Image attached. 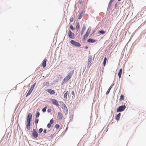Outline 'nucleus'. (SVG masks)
Instances as JSON below:
<instances>
[{
    "label": "nucleus",
    "mask_w": 146,
    "mask_h": 146,
    "mask_svg": "<svg viewBox=\"0 0 146 146\" xmlns=\"http://www.w3.org/2000/svg\"><path fill=\"white\" fill-rule=\"evenodd\" d=\"M32 115L31 113H29L27 117L26 127L28 130L30 129V122L31 121Z\"/></svg>",
    "instance_id": "nucleus-1"
},
{
    "label": "nucleus",
    "mask_w": 146,
    "mask_h": 146,
    "mask_svg": "<svg viewBox=\"0 0 146 146\" xmlns=\"http://www.w3.org/2000/svg\"><path fill=\"white\" fill-rule=\"evenodd\" d=\"M74 71L72 70L70 71L68 74L64 78L63 81L62 83L64 84L67 82L68 80L70 78L74 73Z\"/></svg>",
    "instance_id": "nucleus-2"
},
{
    "label": "nucleus",
    "mask_w": 146,
    "mask_h": 146,
    "mask_svg": "<svg viewBox=\"0 0 146 146\" xmlns=\"http://www.w3.org/2000/svg\"><path fill=\"white\" fill-rule=\"evenodd\" d=\"M70 42L72 44L75 46L80 47L81 46V44L79 42H76L73 40H71Z\"/></svg>",
    "instance_id": "nucleus-3"
},
{
    "label": "nucleus",
    "mask_w": 146,
    "mask_h": 146,
    "mask_svg": "<svg viewBox=\"0 0 146 146\" xmlns=\"http://www.w3.org/2000/svg\"><path fill=\"white\" fill-rule=\"evenodd\" d=\"M126 108V106L125 105H123L120 106L117 109V111H122L124 110Z\"/></svg>",
    "instance_id": "nucleus-4"
},
{
    "label": "nucleus",
    "mask_w": 146,
    "mask_h": 146,
    "mask_svg": "<svg viewBox=\"0 0 146 146\" xmlns=\"http://www.w3.org/2000/svg\"><path fill=\"white\" fill-rule=\"evenodd\" d=\"M68 35L69 37L72 39H74V34L71 31L69 30L68 32Z\"/></svg>",
    "instance_id": "nucleus-5"
},
{
    "label": "nucleus",
    "mask_w": 146,
    "mask_h": 146,
    "mask_svg": "<svg viewBox=\"0 0 146 146\" xmlns=\"http://www.w3.org/2000/svg\"><path fill=\"white\" fill-rule=\"evenodd\" d=\"M50 100L52 102V103L53 104H54L58 107L59 106V104L56 100L55 99H51Z\"/></svg>",
    "instance_id": "nucleus-6"
},
{
    "label": "nucleus",
    "mask_w": 146,
    "mask_h": 146,
    "mask_svg": "<svg viewBox=\"0 0 146 146\" xmlns=\"http://www.w3.org/2000/svg\"><path fill=\"white\" fill-rule=\"evenodd\" d=\"M32 135L34 138H36L38 136V135L35 129H33L32 131Z\"/></svg>",
    "instance_id": "nucleus-7"
},
{
    "label": "nucleus",
    "mask_w": 146,
    "mask_h": 146,
    "mask_svg": "<svg viewBox=\"0 0 146 146\" xmlns=\"http://www.w3.org/2000/svg\"><path fill=\"white\" fill-rule=\"evenodd\" d=\"M46 91L48 92L50 94L53 95L55 94V92L54 90L50 89H47L46 90Z\"/></svg>",
    "instance_id": "nucleus-8"
},
{
    "label": "nucleus",
    "mask_w": 146,
    "mask_h": 146,
    "mask_svg": "<svg viewBox=\"0 0 146 146\" xmlns=\"http://www.w3.org/2000/svg\"><path fill=\"white\" fill-rule=\"evenodd\" d=\"M90 29H88L87 32L85 34V35H84V38H85L87 37L89 35V34H90Z\"/></svg>",
    "instance_id": "nucleus-9"
},
{
    "label": "nucleus",
    "mask_w": 146,
    "mask_h": 146,
    "mask_svg": "<svg viewBox=\"0 0 146 146\" xmlns=\"http://www.w3.org/2000/svg\"><path fill=\"white\" fill-rule=\"evenodd\" d=\"M58 119L60 120L62 119L63 117V115L62 113L60 112H58Z\"/></svg>",
    "instance_id": "nucleus-10"
},
{
    "label": "nucleus",
    "mask_w": 146,
    "mask_h": 146,
    "mask_svg": "<svg viewBox=\"0 0 146 146\" xmlns=\"http://www.w3.org/2000/svg\"><path fill=\"white\" fill-rule=\"evenodd\" d=\"M47 60L45 59L42 62V66L43 68H44L46 66V62Z\"/></svg>",
    "instance_id": "nucleus-11"
},
{
    "label": "nucleus",
    "mask_w": 146,
    "mask_h": 146,
    "mask_svg": "<svg viewBox=\"0 0 146 146\" xmlns=\"http://www.w3.org/2000/svg\"><path fill=\"white\" fill-rule=\"evenodd\" d=\"M121 115V113H119L115 117V119L117 120L118 121L120 119V117Z\"/></svg>",
    "instance_id": "nucleus-12"
},
{
    "label": "nucleus",
    "mask_w": 146,
    "mask_h": 146,
    "mask_svg": "<svg viewBox=\"0 0 146 146\" xmlns=\"http://www.w3.org/2000/svg\"><path fill=\"white\" fill-rule=\"evenodd\" d=\"M122 73V69L121 68L120 69V70L119 71V72L118 73V74L119 77V78H121Z\"/></svg>",
    "instance_id": "nucleus-13"
},
{
    "label": "nucleus",
    "mask_w": 146,
    "mask_h": 146,
    "mask_svg": "<svg viewBox=\"0 0 146 146\" xmlns=\"http://www.w3.org/2000/svg\"><path fill=\"white\" fill-rule=\"evenodd\" d=\"M96 40H95L93 39H92L90 38L88 40V42H89L93 43L94 42L96 41Z\"/></svg>",
    "instance_id": "nucleus-14"
},
{
    "label": "nucleus",
    "mask_w": 146,
    "mask_h": 146,
    "mask_svg": "<svg viewBox=\"0 0 146 146\" xmlns=\"http://www.w3.org/2000/svg\"><path fill=\"white\" fill-rule=\"evenodd\" d=\"M68 94V91L66 92L64 95V97L65 99H67V95Z\"/></svg>",
    "instance_id": "nucleus-15"
},
{
    "label": "nucleus",
    "mask_w": 146,
    "mask_h": 146,
    "mask_svg": "<svg viewBox=\"0 0 146 146\" xmlns=\"http://www.w3.org/2000/svg\"><path fill=\"white\" fill-rule=\"evenodd\" d=\"M107 60V58L106 57H105L104 58V62H103V65L104 66L106 64V62Z\"/></svg>",
    "instance_id": "nucleus-16"
},
{
    "label": "nucleus",
    "mask_w": 146,
    "mask_h": 146,
    "mask_svg": "<svg viewBox=\"0 0 146 146\" xmlns=\"http://www.w3.org/2000/svg\"><path fill=\"white\" fill-rule=\"evenodd\" d=\"M124 97L123 95L121 94L119 100H124Z\"/></svg>",
    "instance_id": "nucleus-17"
},
{
    "label": "nucleus",
    "mask_w": 146,
    "mask_h": 146,
    "mask_svg": "<svg viewBox=\"0 0 146 146\" xmlns=\"http://www.w3.org/2000/svg\"><path fill=\"white\" fill-rule=\"evenodd\" d=\"M92 61V59L90 58V59H88V66L89 65V64H90V66L91 64H90L91 63Z\"/></svg>",
    "instance_id": "nucleus-18"
},
{
    "label": "nucleus",
    "mask_w": 146,
    "mask_h": 146,
    "mask_svg": "<svg viewBox=\"0 0 146 146\" xmlns=\"http://www.w3.org/2000/svg\"><path fill=\"white\" fill-rule=\"evenodd\" d=\"M86 28L85 27H83L82 29V32H81V35H82L84 32L85 29H86Z\"/></svg>",
    "instance_id": "nucleus-19"
},
{
    "label": "nucleus",
    "mask_w": 146,
    "mask_h": 146,
    "mask_svg": "<svg viewBox=\"0 0 146 146\" xmlns=\"http://www.w3.org/2000/svg\"><path fill=\"white\" fill-rule=\"evenodd\" d=\"M105 31H103V30H101L99 31L98 32V33L101 34H104L105 33Z\"/></svg>",
    "instance_id": "nucleus-20"
},
{
    "label": "nucleus",
    "mask_w": 146,
    "mask_h": 146,
    "mask_svg": "<svg viewBox=\"0 0 146 146\" xmlns=\"http://www.w3.org/2000/svg\"><path fill=\"white\" fill-rule=\"evenodd\" d=\"M32 91H31L30 90H29V91L28 93H27V94L26 95V96L27 97L28 96H29V95H30L31 94V93Z\"/></svg>",
    "instance_id": "nucleus-21"
},
{
    "label": "nucleus",
    "mask_w": 146,
    "mask_h": 146,
    "mask_svg": "<svg viewBox=\"0 0 146 146\" xmlns=\"http://www.w3.org/2000/svg\"><path fill=\"white\" fill-rule=\"evenodd\" d=\"M114 0H110V2H109V4H108L109 6H110L111 5L112 3L113 2Z\"/></svg>",
    "instance_id": "nucleus-22"
},
{
    "label": "nucleus",
    "mask_w": 146,
    "mask_h": 146,
    "mask_svg": "<svg viewBox=\"0 0 146 146\" xmlns=\"http://www.w3.org/2000/svg\"><path fill=\"white\" fill-rule=\"evenodd\" d=\"M80 27V25L79 23H78L77 24V25L76 26V29H78Z\"/></svg>",
    "instance_id": "nucleus-23"
},
{
    "label": "nucleus",
    "mask_w": 146,
    "mask_h": 146,
    "mask_svg": "<svg viewBox=\"0 0 146 146\" xmlns=\"http://www.w3.org/2000/svg\"><path fill=\"white\" fill-rule=\"evenodd\" d=\"M74 21V18L73 17H71L70 19V22H72Z\"/></svg>",
    "instance_id": "nucleus-24"
},
{
    "label": "nucleus",
    "mask_w": 146,
    "mask_h": 146,
    "mask_svg": "<svg viewBox=\"0 0 146 146\" xmlns=\"http://www.w3.org/2000/svg\"><path fill=\"white\" fill-rule=\"evenodd\" d=\"M60 126L58 124H56L55 126V127L56 129H58L59 128Z\"/></svg>",
    "instance_id": "nucleus-25"
},
{
    "label": "nucleus",
    "mask_w": 146,
    "mask_h": 146,
    "mask_svg": "<svg viewBox=\"0 0 146 146\" xmlns=\"http://www.w3.org/2000/svg\"><path fill=\"white\" fill-rule=\"evenodd\" d=\"M40 114L39 112H38L35 115L36 117H39Z\"/></svg>",
    "instance_id": "nucleus-26"
},
{
    "label": "nucleus",
    "mask_w": 146,
    "mask_h": 146,
    "mask_svg": "<svg viewBox=\"0 0 146 146\" xmlns=\"http://www.w3.org/2000/svg\"><path fill=\"white\" fill-rule=\"evenodd\" d=\"M46 107H45L42 110V111L43 112H45L46 111Z\"/></svg>",
    "instance_id": "nucleus-27"
},
{
    "label": "nucleus",
    "mask_w": 146,
    "mask_h": 146,
    "mask_svg": "<svg viewBox=\"0 0 146 146\" xmlns=\"http://www.w3.org/2000/svg\"><path fill=\"white\" fill-rule=\"evenodd\" d=\"M38 119H36L35 120V123L36 124H37L38 122Z\"/></svg>",
    "instance_id": "nucleus-28"
},
{
    "label": "nucleus",
    "mask_w": 146,
    "mask_h": 146,
    "mask_svg": "<svg viewBox=\"0 0 146 146\" xmlns=\"http://www.w3.org/2000/svg\"><path fill=\"white\" fill-rule=\"evenodd\" d=\"M82 14L81 13L80 14V15H79V16L78 19H80L82 18Z\"/></svg>",
    "instance_id": "nucleus-29"
},
{
    "label": "nucleus",
    "mask_w": 146,
    "mask_h": 146,
    "mask_svg": "<svg viewBox=\"0 0 146 146\" xmlns=\"http://www.w3.org/2000/svg\"><path fill=\"white\" fill-rule=\"evenodd\" d=\"M43 131V129L42 128H40L39 129L38 131L39 133H41Z\"/></svg>",
    "instance_id": "nucleus-30"
},
{
    "label": "nucleus",
    "mask_w": 146,
    "mask_h": 146,
    "mask_svg": "<svg viewBox=\"0 0 146 146\" xmlns=\"http://www.w3.org/2000/svg\"><path fill=\"white\" fill-rule=\"evenodd\" d=\"M70 29L72 30H74V28L72 25H70Z\"/></svg>",
    "instance_id": "nucleus-31"
},
{
    "label": "nucleus",
    "mask_w": 146,
    "mask_h": 146,
    "mask_svg": "<svg viewBox=\"0 0 146 146\" xmlns=\"http://www.w3.org/2000/svg\"><path fill=\"white\" fill-rule=\"evenodd\" d=\"M113 85H111L110 88H109V89H108V90H109V91H110V90L111 89V88H112L113 86Z\"/></svg>",
    "instance_id": "nucleus-32"
},
{
    "label": "nucleus",
    "mask_w": 146,
    "mask_h": 146,
    "mask_svg": "<svg viewBox=\"0 0 146 146\" xmlns=\"http://www.w3.org/2000/svg\"><path fill=\"white\" fill-rule=\"evenodd\" d=\"M113 85H111L110 88H109V89H108V90H109V91H110V90L111 89V88H112L113 86Z\"/></svg>",
    "instance_id": "nucleus-33"
},
{
    "label": "nucleus",
    "mask_w": 146,
    "mask_h": 146,
    "mask_svg": "<svg viewBox=\"0 0 146 146\" xmlns=\"http://www.w3.org/2000/svg\"><path fill=\"white\" fill-rule=\"evenodd\" d=\"M113 85H111L110 88H109V89H108V90H109V91H110V90L111 89V88H112L113 86Z\"/></svg>",
    "instance_id": "nucleus-34"
},
{
    "label": "nucleus",
    "mask_w": 146,
    "mask_h": 146,
    "mask_svg": "<svg viewBox=\"0 0 146 146\" xmlns=\"http://www.w3.org/2000/svg\"><path fill=\"white\" fill-rule=\"evenodd\" d=\"M113 85H111L110 88H109V89H108V90H109V91H110V90L111 89V88H112L113 86Z\"/></svg>",
    "instance_id": "nucleus-35"
},
{
    "label": "nucleus",
    "mask_w": 146,
    "mask_h": 146,
    "mask_svg": "<svg viewBox=\"0 0 146 146\" xmlns=\"http://www.w3.org/2000/svg\"><path fill=\"white\" fill-rule=\"evenodd\" d=\"M51 125L50 123H48L47 125V127L48 128H50L51 127Z\"/></svg>",
    "instance_id": "nucleus-36"
},
{
    "label": "nucleus",
    "mask_w": 146,
    "mask_h": 146,
    "mask_svg": "<svg viewBox=\"0 0 146 146\" xmlns=\"http://www.w3.org/2000/svg\"><path fill=\"white\" fill-rule=\"evenodd\" d=\"M50 122L51 123H53L54 122V120L52 119H51L50 121Z\"/></svg>",
    "instance_id": "nucleus-37"
},
{
    "label": "nucleus",
    "mask_w": 146,
    "mask_h": 146,
    "mask_svg": "<svg viewBox=\"0 0 146 146\" xmlns=\"http://www.w3.org/2000/svg\"><path fill=\"white\" fill-rule=\"evenodd\" d=\"M71 94L75 96V93L74 91H72L71 92Z\"/></svg>",
    "instance_id": "nucleus-38"
},
{
    "label": "nucleus",
    "mask_w": 146,
    "mask_h": 146,
    "mask_svg": "<svg viewBox=\"0 0 146 146\" xmlns=\"http://www.w3.org/2000/svg\"><path fill=\"white\" fill-rule=\"evenodd\" d=\"M64 109H65L66 110H68L67 108L66 107V106H65V105H64Z\"/></svg>",
    "instance_id": "nucleus-39"
},
{
    "label": "nucleus",
    "mask_w": 146,
    "mask_h": 146,
    "mask_svg": "<svg viewBox=\"0 0 146 146\" xmlns=\"http://www.w3.org/2000/svg\"><path fill=\"white\" fill-rule=\"evenodd\" d=\"M36 83H35V84H34L33 85L31 86L32 87H33V88H34V87H35V84H36Z\"/></svg>",
    "instance_id": "nucleus-40"
},
{
    "label": "nucleus",
    "mask_w": 146,
    "mask_h": 146,
    "mask_svg": "<svg viewBox=\"0 0 146 146\" xmlns=\"http://www.w3.org/2000/svg\"><path fill=\"white\" fill-rule=\"evenodd\" d=\"M110 91H109V90H108L107 91V92H106V94L107 95L109 93Z\"/></svg>",
    "instance_id": "nucleus-41"
},
{
    "label": "nucleus",
    "mask_w": 146,
    "mask_h": 146,
    "mask_svg": "<svg viewBox=\"0 0 146 146\" xmlns=\"http://www.w3.org/2000/svg\"><path fill=\"white\" fill-rule=\"evenodd\" d=\"M33 87H31V88H30V90L31 91H32V92L33 90Z\"/></svg>",
    "instance_id": "nucleus-42"
},
{
    "label": "nucleus",
    "mask_w": 146,
    "mask_h": 146,
    "mask_svg": "<svg viewBox=\"0 0 146 146\" xmlns=\"http://www.w3.org/2000/svg\"><path fill=\"white\" fill-rule=\"evenodd\" d=\"M117 3H116L115 4L114 6L115 8H116L117 7Z\"/></svg>",
    "instance_id": "nucleus-43"
},
{
    "label": "nucleus",
    "mask_w": 146,
    "mask_h": 146,
    "mask_svg": "<svg viewBox=\"0 0 146 146\" xmlns=\"http://www.w3.org/2000/svg\"><path fill=\"white\" fill-rule=\"evenodd\" d=\"M51 109H48V110H47V111L48 112H50L51 111Z\"/></svg>",
    "instance_id": "nucleus-44"
},
{
    "label": "nucleus",
    "mask_w": 146,
    "mask_h": 146,
    "mask_svg": "<svg viewBox=\"0 0 146 146\" xmlns=\"http://www.w3.org/2000/svg\"><path fill=\"white\" fill-rule=\"evenodd\" d=\"M43 132L45 133H46V129H44V130Z\"/></svg>",
    "instance_id": "nucleus-45"
},
{
    "label": "nucleus",
    "mask_w": 146,
    "mask_h": 146,
    "mask_svg": "<svg viewBox=\"0 0 146 146\" xmlns=\"http://www.w3.org/2000/svg\"><path fill=\"white\" fill-rule=\"evenodd\" d=\"M121 0H118V1H120Z\"/></svg>",
    "instance_id": "nucleus-46"
}]
</instances>
